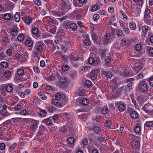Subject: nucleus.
<instances>
[{
  "label": "nucleus",
  "mask_w": 153,
  "mask_h": 153,
  "mask_svg": "<svg viewBox=\"0 0 153 153\" xmlns=\"http://www.w3.org/2000/svg\"><path fill=\"white\" fill-rule=\"evenodd\" d=\"M20 13L19 12L16 13L14 16L15 21L17 22H19L20 19Z\"/></svg>",
  "instance_id": "obj_20"
},
{
  "label": "nucleus",
  "mask_w": 153,
  "mask_h": 153,
  "mask_svg": "<svg viewBox=\"0 0 153 153\" xmlns=\"http://www.w3.org/2000/svg\"><path fill=\"white\" fill-rule=\"evenodd\" d=\"M43 123H45L47 125H51L52 124V121L49 118H47L43 120Z\"/></svg>",
  "instance_id": "obj_22"
},
{
  "label": "nucleus",
  "mask_w": 153,
  "mask_h": 153,
  "mask_svg": "<svg viewBox=\"0 0 153 153\" xmlns=\"http://www.w3.org/2000/svg\"><path fill=\"white\" fill-rule=\"evenodd\" d=\"M110 34H107L105 37L104 39L102 40V42L104 45H106L108 44L111 42V39H110Z\"/></svg>",
  "instance_id": "obj_7"
},
{
  "label": "nucleus",
  "mask_w": 153,
  "mask_h": 153,
  "mask_svg": "<svg viewBox=\"0 0 153 153\" xmlns=\"http://www.w3.org/2000/svg\"><path fill=\"white\" fill-rule=\"evenodd\" d=\"M74 139L72 137L69 138L68 140V142L69 144H72L74 142Z\"/></svg>",
  "instance_id": "obj_42"
},
{
  "label": "nucleus",
  "mask_w": 153,
  "mask_h": 153,
  "mask_svg": "<svg viewBox=\"0 0 153 153\" xmlns=\"http://www.w3.org/2000/svg\"><path fill=\"white\" fill-rule=\"evenodd\" d=\"M129 43V40L128 39L126 38L123 39L121 41L120 45L121 46H123L124 45H127Z\"/></svg>",
  "instance_id": "obj_13"
},
{
  "label": "nucleus",
  "mask_w": 153,
  "mask_h": 153,
  "mask_svg": "<svg viewBox=\"0 0 153 153\" xmlns=\"http://www.w3.org/2000/svg\"><path fill=\"white\" fill-rule=\"evenodd\" d=\"M115 103V105L118 106L119 110L120 111L123 112L126 110V104L125 102L119 101L116 102Z\"/></svg>",
  "instance_id": "obj_4"
},
{
  "label": "nucleus",
  "mask_w": 153,
  "mask_h": 153,
  "mask_svg": "<svg viewBox=\"0 0 153 153\" xmlns=\"http://www.w3.org/2000/svg\"><path fill=\"white\" fill-rule=\"evenodd\" d=\"M149 27L146 25H145L143 27L142 31L143 33H146L148 30Z\"/></svg>",
  "instance_id": "obj_48"
},
{
  "label": "nucleus",
  "mask_w": 153,
  "mask_h": 153,
  "mask_svg": "<svg viewBox=\"0 0 153 153\" xmlns=\"http://www.w3.org/2000/svg\"><path fill=\"white\" fill-rule=\"evenodd\" d=\"M0 114L2 115L5 116H7L9 115V114L7 112L6 110L1 109L0 110Z\"/></svg>",
  "instance_id": "obj_29"
},
{
  "label": "nucleus",
  "mask_w": 153,
  "mask_h": 153,
  "mask_svg": "<svg viewBox=\"0 0 153 153\" xmlns=\"http://www.w3.org/2000/svg\"><path fill=\"white\" fill-rule=\"evenodd\" d=\"M19 29L18 28L12 29L11 30V33L12 35L14 36H16L19 32Z\"/></svg>",
  "instance_id": "obj_11"
},
{
  "label": "nucleus",
  "mask_w": 153,
  "mask_h": 153,
  "mask_svg": "<svg viewBox=\"0 0 153 153\" xmlns=\"http://www.w3.org/2000/svg\"><path fill=\"white\" fill-rule=\"evenodd\" d=\"M17 144L16 143H13L10 147L9 148V150L10 152L12 151V150H13L16 146Z\"/></svg>",
  "instance_id": "obj_49"
},
{
  "label": "nucleus",
  "mask_w": 153,
  "mask_h": 153,
  "mask_svg": "<svg viewBox=\"0 0 153 153\" xmlns=\"http://www.w3.org/2000/svg\"><path fill=\"white\" fill-rule=\"evenodd\" d=\"M139 88L140 90L143 92H146L147 91L148 87L145 79H143L140 81Z\"/></svg>",
  "instance_id": "obj_2"
},
{
  "label": "nucleus",
  "mask_w": 153,
  "mask_h": 153,
  "mask_svg": "<svg viewBox=\"0 0 153 153\" xmlns=\"http://www.w3.org/2000/svg\"><path fill=\"white\" fill-rule=\"evenodd\" d=\"M20 114L22 115H26L28 114V111L26 109H22L20 111Z\"/></svg>",
  "instance_id": "obj_46"
},
{
  "label": "nucleus",
  "mask_w": 153,
  "mask_h": 153,
  "mask_svg": "<svg viewBox=\"0 0 153 153\" xmlns=\"http://www.w3.org/2000/svg\"><path fill=\"white\" fill-rule=\"evenodd\" d=\"M47 113L46 111L45 110H41L39 113L40 115L42 117H45L46 116Z\"/></svg>",
  "instance_id": "obj_25"
},
{
  "label": "nucleus",
  "mask_w": 153,
  "mask_h": 153,
  "mask_svg": "<svg viewBox=\"0 0 153 153\" xmlns=\"http://www.w3.org/2000/svg\"><path fill=\"white\" fill-rule=\"evenodd\" d=\"M132 146L136 149H138L140 147L139 142L136 140H134L131 142Z\"/></svg>",
  "instance_id": "obj_9"
},
{
  "label": "nucleus",
  "mask_w": 153,
  "mask_h": 153,
  "mask_svg": "<svg viewBox=\"0 0 153 153\" xmlns=\"http://www.w3.org/2000/svg\"><path fill=\"white\" fill-rule=\"evenodd\" d=\"M43 21L45 22H49L50 24H52L54 22H56V24H58V22L55 20H54L51 18L49 16H46L43 18Z\"/></svg>",
  "instance_id": "obj_6"
},
{
  "label": "nucleus",
  "mask_w": 153,
  "mask_h": 153,
  "mask_svg": "<svg viewBox=\"0 0 153 153\" xmlns=\"http://www.w3.org/2000/svg\"><path fill=\"white\" fill-rule=\"evenodd\" d=\"M81 102L83 105H87L89 104V100L86 98H84L82 100Z\"/></svg>",
  "instance_id": "obj_23"
},
{
  "label": "nucleus",
  "mask_w": 153,
  "mask_h": 153,
  "mask_svg": "<svg viewBox=\"0 0 153 153\" xmlns=\"http://www.w3.org/2000/svg\"><path fill=\"white\" fill-rule=\"evenodd\" d=\"M45 45L44 44L42 41H38L36 42L35 45L34 50L41 52L43 50V47Z\"/></svg>",
  "instance_id": "obj_3"
},
{
  "label": "nucleus",
  "mask_w": 153,
  "mask_h": 153,
  "mask_svg": "<svg viewBox=\"0 0 153 153\" xmlns=\"http://www.w3.org/2000/svg\"><path fill=\"white\" fill-rule=\"evenodd\" d=\"M1 66L3 68H6L8 67V64L6 62H2L1 63Z\"/></svg>",
  "instance_id": "obj_37"
},
{
  "label": "nucleus",
  "mask_w": 153,
  "mask_h": 153,
  "mask_svg": "<svg viewBox=\"0 0 153 153\" xmlns=\"http://www.w3.org/2000/svg\"><path fill=\"white\" fill-rule=\"evenodd\" d=\"M5 144L4 143H1L0 144V149L1 150H3L5 149Z\"/></svg>",
  "instance_id": "obj_62"
},
{
  "label": "nucleus",
  "mask_w": 153,
  "mask_h": 153,
  "mask_svg": "<svg viewBox=\"0 0 153 153\" xmlns=\"http://www.w3.org/2000/svg\"><path fill=\"white\" fill-rule=\"evenodd\" d=\"M89 68V67L87 66L82 67L80 68L79 72L80 73L82 74L87 71Z\"/></svg>",
  "instance_id": "obj_21"
},
{
  "label": "nucleus",
  "mask_w": 153,
  "mask_h": 153,
  "mask_svg": "<svg viewBox=\"0 0 153 153\" xmlns=\"http://www.w3.org/2000/svg\"><path fill=\"white\" fill-rule=\"evenodd\" d=\"M39 97L43 100H45L47 99V96L42 93H39Z\"/></svg>",
  "instance_id": "obj_35"
},
{
  "label": "nucleus",
  "mask_w": 153,
  "mask_h": 153,
  "mask_svg": "<svg viewBox=\"0 0 153 153\" xmlns=\"http://www.w3.org/2000/svg\"><path fill=\"white\" fill-rule=\"evenodd\" d=\"M70 80L64 76H62L58 79V85L60 87L67 86L70 83Z\"/></svg>",
  "instance_id": "obj_1"
},
{
  "label": "nucleus",
  "mask_w": 153,
  "mask_h": 153,
  "mask_svg": "<svg viewBox=\"0 0 153 153\" xmlns=\"http://www.w3.org/2000/svg\"><path fill=\"white\" fill-rule=\"evenodd\" d=\"M124 32L127 34H128L130 33V30L128 27H125L123 28Z\"/></svg>",
  "instance_id": "obj_58"
},
{
  "label": "nucleus",
  "mask_w": 153,
  "mask_h": 153,
  "mask_svg": "<svg viewBox=\"0 0 153 153\" xmlns=\"http://www.w3.org/2000/svg\"><path fill=\"white\" fill-rule=\"evenodd\" d=\"M106 126L108 128H110L111 126V122L110 120H107L105 124Z\"/></svg>",
  "instance_id": "obj_55"
},
{
  "label": "nucleus",
  "mask_w": 153,
  "mask_h": 153,
  "mask_svg": "<svg viewBox=\"0 0 153 153\" xmlns=\"http://www.w3.org/2000/svg\"><path fill=\"white\" fill-rule=\"evenodd\" d=\"M150 13V10L148 8H146L145 12V15L146 16H148Z\"/></svg>",
  "instance_id": "obj_57"
},
{
  "label": "nucleus",
  "mask_w": 153,
  "mask_h": 153,
  "mask_svg": "<svg viewBox=\"0 0 153 153\" xmlns=\"http://www.w3.org/2000/svg\"><path fill=\"white\" fill-rule=\"evenodd\" d=\"M45 89L48 91H50V92L53 91L54 90V88L53 87L48 85H46Z\"/></svg>",
  "instance_id": "obj_19"
},
{
  "label": "nucleus",
  "mask_w": 153,
  "mask_h": 153,
  "mask_svg": "<svg viewBox=\"0 0 153 153\" xmlns=\"http://www.w3.org/2000/svg\"><path fill=\"white\" fill-rule=\"evenodd\" d=\"M71 28L74 31L76 30L77 29V26L74 23H72L71 24L70 26Z\"/></svg>",
  "instance_id": "obj_32"
},
{
  "label": "nucleus",
  "mask_w": 153,
  "mask_h": 153,
  "mask_svg": "<svg viewBox=\"0 0 153 153\" xmlns=\"http://www.w3.org/2000/svg\"><path fill=\"white\" fill-rule=\"evenodd\" d=\"M94 131L96 133H98L101 131V129L98 126H95L94 128Z\"/></svg>",
  "instance_id": "obj_43"
},
{
  "label": "nucleus",
  "mask_w": 153,
  "mask_h": 153,
  "mask_svg": "<svg viewBox=\"0 0 153 153\" xmlns=\"http://www.w3.org/2000/svg\"><path fill=\"white\" fill-rule=\"evenodd\" d=\"M48 109L50 112H58L59 111V110H57L54 107L52 106L49 107L48 108Z\"/></svg>",
  "instance_id": "obj_24"
},
{
  "label": "nucleus",
  "mask_w": 153,
  "mask_h": 153,
  "mask_svg": "<svg viewBox=\"0 0 153 153\" xmlns=\"http://www.w3.org/2000/svg\"><path fill=\"white\" fill-rule=\"evenodd\" d=\"M146 125L148 127H151L153 126V121H148L146 122Z\"/></svg>",
  "instance_id": "obj_40"
},
{
  "label": "nucleus",
  "mask_w": 153,
  "mask_h": 153,
  "mask_svg": "<svg viewBox=\"0 0 153 153\" xmlns=\"http://www.w3.org/2000/svg\"><path fill=\"white\" fill-rule=\"evenodd\" d=\"M116 79H114L110 83L111 86H112V89H114L116 88V85H115V82L116 81Z\"/></svg>",
  "instance_id": "obj_34"
},
{
  "label": "nucleus",
  "mask_w": 153,
  "mask_h": 153,
  "mask_svg": "<svg viewBox=\"0 0 153 153\" xmlns=\"http://www.w3.org/2000/svg\"><path fill=\"white\" fill-rule=\"evenodd\" d=\"M39 52L38 51L34 50L32 53V56L34 58L38 57L39 56Z\"/></svg>",
  "instance_id": "obj_26"
},
{
  "label": "nucleus",
  "mask_w": 153,
  "mask_h": 153,
  "mask_svg": "<svg viewBox=\"0 0 153 153\" xmlns=\"http://www.w3.org/2000/svg\"><path fill=\"white\" fill-rule=\"evenodd\" d=\"M71 60L72 63L74 67H77L79 66V64L77 63L76 61L78 60L79 59L75 58L73 56H71Z\"/></svg>",
  "instance_id": "obj_8"
},
{
  "label": "nucleus",
  "mask_w": 153,
  "mask_h": 153,
  "mask_svg": "<svg viewBox=\"0 0 153 153\" xmlns=\"http://www.w3.org/2000/svg\"><path fill=\"white\" fill-rule=\"evenodd\" d=\"M138 114L135 111H132L130 115L131 118L132 119L137 118L138 117Z\"/></svg>",
  "instance_id": "obj_17"
},
{
  "label": "nucleus",
  "mask_w": 153,
  "mask_h": 153,
  "mask_svg": "<svg viewBox=\"0 0 153 153\" xmlns=\"http://www.w3.org/2000/svg\"><path fill=\"white\" fill-rule=\"evenodd\" d=\"M10 71H6L4 73V76L6 77H8L10 76Z\"/></svg>",
  "instance_id": "obj_59"
},
{
  "label": "nucleus",
  "mask_w": 153,
  "mask_h": 153,
  "mask_svg": "<svg viewBox=\"0 0 153 153\" xmlns=\"http://www.w3.org/2000/svg\"><path fill=\"white\" fill-rule=\"evenodd\" d=\"M39 30L36 27L33 28L31 30V33L33 36L36 39H39L41 38L40 36L38 34Z\"/></svg>",
  "instance_id": "obj_5"
},
{
  "label": "nucleus",
  "mask_w": 153,
  "mask_h": 153,
  "mask_svg": "<svg viewBox=\"0 0 153 153\" xmlns=\"http://www.w3.org/2000/svg\"><path fill=\"white\" fill-rule=\"evenodd\" d=\"M102 112L103 114H106L108 112V109L106 107L103 108L102 109Z\"/></svg>",
  "instance_id": "obj_41"
},
{
  "label": "nucleus",
  "mask_w": 153,
  "mask_h": 153,
  "mask_svg": "<svg viewBox=\"0 0 153 153\" xmlns=\"http://www.w3.org/2000/svg\"><path fill=\"white\" fill-rule=\"evenodd\" d=\"M17 74L20 76H22L24 74V70L22 69H19L17 70Z\"/></svg>",
  "instance_id": "obj_28"
},
{
  "label": "nucleus",
  "mask_w": 153,
  "mask_h": 153,
  "mask_svg": "<svg viewBox=\"0 0 153 153\" xmlns=\"http://www.w3.org/2000/svg\"><path fill=\"white\" fill-rule=\"evenodd\" d=\"M85 45L86 46H88L91 44V42L90 40L88 39H85L84 41Z\"/></svg>",
  "instance_id": "obj_51"
},
{
  "label": "nucleus",
  "mask_w": 153,
  "mask_h": 153,
  "mask_svg": "<svg viewBox=\"0 0 153 153\" xmlns=\"http://www.w3.org/2000/svg\"><path fill=\"white\" fill-rule=\"evenodd\" d=\"M134 130L136 133H138L140 132L141 128L139 126H136L134 127Z\"/></svg>",
  "instance_id": "obj_31"
},
{
  "label": "nucleus",
  "mask_w": 153,
  "mask_h": 153,
  "mask_svg": "<svg viewBox=\"0 0 153 153\" xmlns=\"http://www.w3.org/2000/svg\"><path fill=\"white\" fill-rule=\"evenodd\" d=\"M25 39V37L23 34H19L17 37L18 40L20 42L23 41Z\"/></svg>",
  "instance_id": "obj_27"
},
{
  "label": "nucleus",
  "mask_w": 153,
  "mask_h": 153,
  "mask_svg": "<svg viewBox=\"0 0 153 153\" xmlns=\"http://www.w3.org/2000/svg\"><path fill=\"white\" fill-rule=\"evenodd\" d=\"M25 44L28 47H31L33 45V42L30 39H28L26 41Z\"/></svg>",
  "instance_id": "obj_16"
},
{
  "label": "nucleus",
  "mask_w": 153,
  "mask_h": 153,
  "mask_svg": "<svg viewBox=\"0 0 153 153\" xmlns=\"http://www.w3.org/2000/svg\"><path fill=\"white\" fill-rule=\"evenodd\" d=\"M117 33L118 36H121L123 34V32L122 30L118 29Z\"/></svg>",
  "instance_id": "obj_64"
},
{
  "label": "nucleus",
  "mask_w": 153,
  "mask_h": 153,
  "mask_svg": "<svg viewBox=\"0 0 153 153\" xmlns=\"http://www.w3.org/2000/svg\"><path fill=\"white\" fill-rule=\"evenodd\" d=\"M88 62L90 64H92L94 63L95 60L93 57H90L88 59Z\"/></svg>",
  "instance_id": "obj_52"
},
{
  "label": "nucleus",
  "mask_w": 153,
  "mask_h": 153,
  "mask_svg": "<svg viewBox=\"0 0 153 153\" xmlns=\"http://www.w3.org/2000/svg\"><path fill=\"white\" fill-rule=\"evenodd\" d=\"M52 103L53 104L56 105V106L61 107L63 106V105L60 104L59 101L56 99H53L52 100Z\"/></svg>",
  "instance_id": "obj_12"
},
{
  "label": "nucleus",
  "mask_w": 153,
  "mask_h": 153,
  "mask_svg": "<svg viewBox=\"0 0 153 153\" xmlns=\"http://www.w3.org/2000/svg\"><path fill=\"white\" fill-rule=\"evenodd\" d=\"M134 1L138 4L139 5L141 6L144 3V0H133Z\"/></svg>",
  "instance_id": "obj_36"
},
{
  "label": "nucleus",
  "mask_w": 153,
  "mask_h": 153,
  "mask_svg": "<svg viewBox=\"0 0 153 153\" xmlns=\"http://www.w3.org/2000/svg\"><path fill=\"white\" fill-rule=\"evenodd\" d=\"M25 21L27 23H30L32 22V18L30 17H26L25 18Z\"/></svg>",
  "instance_id": "obj_47"
},
{
  "label": "nucleus",
  "mask_w": 153,
  "mask_h": 153,
  "mask_svg": "<svg viewBox=\"0 0 153 153\" xmlns=\"http://www.w3.org/2000/svg\"><path fill=\"white\" fill-rule=\"evenodd\" d=\"M120 13L122 16V19L124 22H126L128 19V17L125 12L122 10H120Z\"/></svg>",
  "instance_id": "obj_10"
},
{
  "label": "nucleus",
  "mask_w": 153,
  "mask_h": 153,
  "mask_svg": "<svg viewBox=\"0 0 153 153\" xmlns=\"http://www.w3.org/2000/svg\"><path fill=\"white\" fill-rule=\"evenodd\" d=\"M129 27L130 29L132 30H135L137 27L135 23L133 22H130Z\"/></svg>",
  "instance_id": "obj_15"
},
{
  "label": "nucleus",
  "mask_w": 153,
  "mask_h": 153,
  "mask_svg": "<svg viewBox=\"0 0 153 153\" xmlns=\"http://www.w3.org/2000/svg\"><path fill=\"white\" fill-rule=\"evenodd\" d=\"M35 4L38 6H40L41 4V2L39 0H34Z\"/></svg>",
  "instance_id": "obj_61"
},
{
  "label": "nucleus",
  "mask_w": 153,
  "mask_h": 153,
  "mask_svg": "<svg viewBox=\"0 0 153 153\" xmlns=\"http://www.w3.org/2000/svg\"><path fill=\"white\" fill-rule=\"evenodd\" d=\"M59 117H61L60 114H56L54 115L53 117L52 118L54 120H56Z\"/></svg>",
  "instance_id": "obj_56"
},
{
  "label": "nucleus",
  "mask_w": 153,
  "mask_h": 153,
  "mask_svg": "<svg viewBox=\"0 0 153 153\" xmlns=\"http://www.w3.org/2000/svg\"><path fill=\"white\" fill-rule=\"evenodd\" d=\"M6 89L8 92H11L13 89V87L11 85H8L6 86Z\"/></svg>",
  "instance_id": "obj_39"
},
{
  "label": "nucleus",
  "mask_w": 153,
  "mask_h": 153,
  "mask_svg": "<svg viewBox=\"0 0 153 153\" xmlns=\"http://www.w3.org/2000/svg\"><path fill=\"white\" fill-rule=\"evenodd\" d=\"M148 105L147 104H145L142 108V109L143 110L145 111L146 113H150V111L148 109Z\"/></svg>",
  "instance_id": "obj_30"
},
{
  "label": "nucleus",
  "mask_w": 153,
  "mask_h": 153,
  "mask_svg": "<svg viewBox=\"0 0 153 153\" xmlns=\"http://www.w3.org/2000/svg\"><path fill=\"white\" fill-rule=\"evenodd\" d=\"M133 84V83L132 82H129L125 87L126 90H127V89L129 90L131 89Z\"/></svg>",
  "instance_id": "obj_33"
},
{
  "label": "nucleus",
  "mask_w": 153,
  "mask_h": 153,
  "mask_svg": "<svg viewBox=\"0 0 153 153\" xmlns=\"http://www.w3.org/2000/svg\"><path fill=\"white\" fill-rule=\"evenodd\" d=\"M68 69V67L67 65H63L62 67V70L64 71H66Z\"/></svg>",
  "instance_id": "obj_54"
},
{
  "label": "nucleus",
  "mask_w": 153,
  "mask_h": 153,
  "mask_svg": "<svg viewBox=\"0 0 153 153\" xmlns=\"http://www.w3.org/2000/svg\"><path fill=\"white\" fill-rule=\"evenodd\" d=\"M92 84V83L90 80H87L85 82V85L86 87H89Z\"/></svg>",
  "instance_id": "obj_38"
},
{
  "label": "nucleus",
  "mask_w": 153,
  "mask_h": 153,
  "mask_svg": "<svg viewBox=\"0 0 153 153\" xmlns=\"http://www.w3.org/2000/svg\"><path fill=\"white\" fill-rule=\"evenodd\" d=\"M100 7L99 5L95 4L92 7L91 10L94 12L100 9Z\"/></svg>",
  "instance_id": "obj_18"
},
{
  "label": "nucleus",
  "mask_w": 153,
  "mask_h": 153,
  "mask_svg": "<svg viewBox=\"0 0 153 153\" xmlns=\"http://www.w3.org/2000/svg\"><path fill=\"white\" fill-rule=\"evenodd\" d=\"M54 80V76H49L47 78V80L49 81H52Z\"/></svg>",
  "instance_id": "obj_63"
},
{
  "label": "nucleus",
  "mask_w": 153,
  "mask_h": 153,
  "mask_svg": "<svg viewBox=\"0 0 153 153\" xmlns=\"http://www.w3.org/2000/svg\"><path fill=\"white\" fill-rule=\"evenodd\" d=\"M38 127V125L36 124H33L30 126V128L32 130H33L36 128Z\"/></svg>",
  "instance_id": "obj_60"
},
{
  "label": "nucleus",
  "mask_w": 153,
  "mask_h": 153,
  "mask_svg": "<svg viewBox=\"0 0 153 153\" xmlns=\"http://www.w3.org/2000/svg\"><path fill=\"white\" fill-rule=\"evenodd\" d=\"M13 17V16L12 14L10 13H6L4 14V19L6 20H9L12 18Z\"/></svg>",
  "instance_id": "obj_14"
},
{
  "label": "nucleus",
  "mask_w": 153,
  "mask_h": 153,
  "mask_svg": "<svg viewBox=\"0 0 153 153\" xmlns=\"http://www.w3.org/2000/svg\"><path fill=\"white\" fill-rule=\"evenodd\" d=\"M141 45L140 44H136L135 46V49L137 51L140 50L141 48Z\"/></svg>",
  "instance_id": "obj_50"
},
{
  "label": "nucleus",
  "mask_w": 153,
  "mask_h": 153,
  "mask_svg": "<svg viewBox=\"0 0 153 153\" xmlns=\"http://www.w3.org/2000/svg\"><path fill=\"white\" fill-rule=\"evenodd\" d=\"M135 71L137 72H138L141 69V68H140V67L139 66V64L138 63H136L135 64Z\"/></svg>",
  "instance_id": "obj_45"
},
{
  "label": "nucleus",
  "mask_w": 153,
  "mask_h": 153,
  "mask_svg": "<svg viewBox=\"0 0 153 153\" xmlns=\"http://www.w3.org/2000/svg\"><path fill=\"white\" fill-rule=\"evenodd\" d=\"M144 20V22L146 24L149 25L151 24V19H149L148 18L145 17Z\"/></svg>",
  "instance_id": "obj_44"
},
{
  "label": "nucleus",
  "mask_w": 153,
  "mask_h": 153,
  "mask_svg": "<svg viewBox=\"0 0 153 153\" xmlns=\"http://www.w3.org/2000/svg\"><path fill=\"white\" fill-rule=\"evenodd\" d=\"M100 17V16L98 14H95L93 16V19L95 21H96Z\"/></svg>",
  "instance_id": "obj_53"
}]
</instances>
